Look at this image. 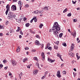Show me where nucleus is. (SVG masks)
Returning a JSON list of instances; mask_svg holds the SVG:
<instances>
[{"instance_id":"obj_1","label":"nucleus","mask_w":80,"mask_h":80,"mask_svg":"<svg viewBox=\"0 0 80 80\" xmlns=\"http://www.w3.org/2000/svg\"><path fill=\"white\" fill-rule=\"evenodd\" d=\"M60 26L58 25V22H56L54 23L53 28L49 30L50 32H53V33L55 35L56 37H58V31L60 30Z\"/></svg>"},{"instance_id":"obj_2","label":"nucleus","mask_w":80,"mask_h":80,"mask_svg":"<svg viewBox=\"0 0 80 80\" xmlns=\"http://www.w3.org/2000/svg\"><path fill=\"white\" fill-rule=\"evenodd\" d=\"M8 18H14L16 20H17V19L16 18V16L13 15L12 14V12H9L8 14Z\"/></svg>"},{"instance_id":"obj_3","label":"nucleus","mask_w":80,"mask_h":80,"mask_svg":"<svg viewBox=\"0 0 80 80\" xmlns=\"http://www.w3.org/2000/svg\"><path fill=\"white\" fill-rule=\"evenodd\" d=\"M9 6V5H8V4L6 7V8H7V10L6 11L5 13L7 15L8 13V10H10V7H8Z\"/></svg>"},{"instance_id":"obj_4","label":"nucleus","mask_w":80,"mask_h":80,"mask_svg":"<svg viewBox=\"0 0 80 80\" xmlns=\"http://www.w3.org/2000/svg\"><path fill=\"white\" fill-rule=\"evenodd\" d=\"M11 63L13 66H16L17 65V62L15 60H12Z\"/></svg>"},{"instance_id":"obj_5","label":"nucleus","mask_w":80,"mask_h":80,"mask_svg":"<svg viewBox=\"0 0 80 80\" xmlns=\"http://www.w3.org/2000/svg\"><path fill=\"white\" fill-rule=\"evenodd\" d=\"M57 77H58V78H60V77H61V75H60V71H58L57 72Z\"/></svg>"},{"instance_id":"obj_6","label":"nucleus","mask_w":80,"mask_h":80,"mask_svg":"<svg viewBox=\"0 0 80 80\" xmlns=\"http://www.w3.org/2000/svg\"><path fill=\"white\" fill-rule=\"evenodd\" d=\"M42 57V60L43 61L45 60V55L44 54V52H42L41 53Z\"/></svg>"},{"instance_id":"obj_7","label":"nucleus","mask_w":80,"mask_h":80,"mask_svg":"<svg viewBox=\"0 0 80 80\" xmlns=\"http://www.w3.org/2000/svg\"><path fill=\"white\" fill-rule=\"evenodd\" d=\"M11 8L12 9V10H16V7L15 6L13 5L11 7Z\"/></svg>"},{"instance_id":"obj_8","label":"nucleus","mask_w":80,"mask_h":80,"mask_svg":"<svg viewBox=\"0 0 80 80\" xmlns=\"http://www.w3.org/2000/svg\"><path fill=\"white\" fill-rule=\"evenodd\" d=\"M68 54L69 56H70L71 57H73L74 56V54L73 53H72V52H69Z\"/></svg>"},{"instance_id":"obj_9","label":"nucleus","mask_w":80,"mask_h":80,"mask_svg":"<svg viewBox=\"0 0 80 80\" xmlns=\"http://www.w3.org/2000/svg\"><path fill=\"white\" fill-rule=\"evenodd\" d=\"M35 44L36 45H40V42L38 40H36L35 42Z\"/></svg>"},{"instance_id":"obj_10","label":"nucleus","mask_w":80,"mask_h":80,"mask_svg":"<svg viewBox=\"0 0 80 80\" xmlns=\"http://www.w3.org/2000/svg\"><path fill=\"white\" fill-rule=\"evenodd\" d=\"M71 51L73 50H74V45H72L71 47Z\"/></svg>"},{"instance_id":"obj_11","label":"nucleus","mask_w":80,"mask_h":80,"mask_svg":"<svg viewBox=\"0 0 80 80\" xmlns=\"http://www.w3.org/2000/svg\"><path fill=\"white\" fill-rule=\"evenodd\" d=\"M50 44L49 43H48L47 45V47L45 48V49H47L48 48V47H49V46L50 45Z\"/></svg>"},{"instance_id":"obj_12","label":"nucleus","mask_w":80,"mask_h":80,"mask_svg":"<svg viewBox=\"0 0 80 80\" xmlns=\"http://www.w3.org/2000/svg\"><path fill=\"white\" fill-rule=\"evenodd\" d=\"M43 9V10H46V11H48V7L45 6L44 7Z\"/></svg>"},{"instance_id":"obj_13","label":"nucleus","mask_w":80,"mask_h":80,"mask_svg":"<svg viewBox=\"0 0 80 80\" xmlns=\"http://www.w3.org/2000/svg\"><path fill=\"white\" fill-rule=\"evenodd\" d=\"M20 51V49L19 48V47L18 46V47L17 48L16 50L17 52H19Z\"/></svg>"},{"instance_id":"obj_14","label":"nucleus","mask_w":80,"mask_h":80,"mask_svg":"<svg viewBox=\"0 0 80 80\" xmlns=\"http://www.w3.org/2000/svg\"><path fill=\"white\" fill-rule=\"evenodd\" d=\"M72 35H73V36H74V37H75L76 36V32L74 31L72 33Z\"/></svg>"},{"instance_id":"obj_15","label":"nucleus","mask_w":80,"mask_h":80,"mask_svg":"<svg viewBox=\"0 0 80 80\" xmlns=\"http://www.w3.org/2000/svg\"><path fill=\"white\" fill-rule=\"evenodd\" d=\"M22 60L23 62H25L26 61H27V60H28V58H25L23 59Z\"/></svg>"},{"instance_id":"obj_16","label":"nucleus","mask_w":80,"mask_h":80,"mask_svg":"<svg viewBox=\"0 0 80 80\" xmlns=\"http://www.w3.org/2000/svg\"><path fill=\"white\" fill-rule=\"evenodd\" d=\"M37 73V71L34 70L33 72V74L34 75H36Z\"/></svg>"},{"instance_id":"obj_17","label":"nucleus","mask_w":80,"mask_h":80,"mask_svg":"<svg viewBox=\"0 0 80 80\" xmlns=\"http://www.w3.org/2000/svg\"><path fill=\"white\" fill-rule=\"evenodd\" d=\"M33 19L34 20L35 22H37V17L33 18Z\"/></svg>"},{"instance_id":"obj_18","label":"nucleus","mask_w":80,"mask_h":80,"mask_svg":"<svg viewBox=\"0 0 80 80\" xmlns=\"http://www.w3.org/2000/svg\"><path fill=\"white\" fill-rule=\"evenodd\" d=\"M18 3L19 5H21V6H22V5H23V3H22V2L21 1H20L18 2Z\"/></svg>"},{"instance_id":"obj_19","label":"nucleus","mask_w":80,"mask_h":80,"mask_svg":"<svg viewBox=\"0 0 80 80\" xmlns=\"http://www.w3.org/2000/svg\"><path fill=\"white\" fill-rule=\"evenodd\" d=\"M26 27H28L30 26V24L29 23H26L25 24Z\"/></svg>"},{"instance_id":"obj_20","label":"nucleus","mask_w":80,"mask_h":80,"mask_svg":"<svg viewBox=\"0 0 80 80\" xmlns=\"http://www.w3.org/2000/svg\"><path fill=\"white\" fill-rule=\"evenodd\" d=\"M63 36V33H60L59 34V37L60 38H62V36Z\"/></svg>"},{"instance_id":"obj_21","label":"nucleus","mask_w":80,"mask_h":80,"mask_svg":"<svg viewBox=\"0 0 80 80\" xmlns=\"http://www.w3.org/2000/svg\"><path fill=\"white\" fill-rule=\"evenodd\" d=\"M38 11H36L34 12H33V13H35V14H38Z\"/></svg>"},{"instance_id":"obj_22","label":"nucleus","mask_w":80,"mask_h":80,"mask_svg":"<svg viewBox=\"0 0 80 80\" xmlns=\"http://www.w3.org/2000/svg\"><path fill=\"white\" fill-rule=\"evenodd\" d=\"M57 56L58 57H59V58H60V57H61V55H60V54L58 53H57Z\"/></svg>"},{"instance_id":"obj_23","label":"nucleus","mask_w":80,"mask_h":80,"mask_svg":"<svg viewBox=\"0 0 80 80\" xmlns=\"http://www.w3.org/2000/svg\"><path fill=\"white\" fill-rule=\"evenodd\" d=\"M38 14H39V13H41V14H42V13H43V10H41V11H38Z\"/></svg>"},{"instance_id":"obj_24","label":"nucleus","mask_w":80,"mask_h":80,"mask_svg":"<svg viewBox=\"0 0 80 80\" xmlns=\"http://www.w3.org/2000/svg\"><path fill=\"white\" fill-rule=\"evenodd\" d=\"M67 10H68V9L67 8H66L63 11V13H65L67 11Z\"/></svg>"},{"instance_id":"obj_25","label":"nucleus","mask_w":80,"mask_h":80,"mask_svg":"<svg viewBox=\"0 0 80 80\" xmlns=\"http://www.w3.org/2000/svg\"><path fill=\"white\" fill-rule=\"evenodd\" d=\"M62 45L64 47H67V44H66V43L65 42L63 43Z\"/></svg>"},{"instance_id":"obj_26","label":"nucleus","mask_w":80,"mask_h":80,"mask_svg":"<svg viewBox=\"0 0 80 80\" xmlns=\"http://www.w3.org/2000/svg\"><path fill=\"white\" fill-rule=\"evenodd\" d=\"M34 60H36V61H38V58L37 57H34L33 58Z\"/></svg>"},{"instance_id":"obj_27","label":"nucleus","mask_w":80,"mask_h":80,"mask_svg":"<svg viewBox=\"0 0 80 80\" xmlns=\"http://www.w3.org/2000/svg\"><path fill=\"white\" fill-rule=\"evenodd\" d=\"M72 16V14H71V13H69L68 14L67 16L68 17H71Z\"/></svg>"},{"instance_id":"obj_28","label":"nucleus","mask_w":80,"mask_h":80,"mask_svg":"<svg viewBox=\"0 0 80 80\" xmlns=\"http://www.w3.org/2000/svg\"><path fill=\"white\" fill-rule=\"evenodd\" d=\"M54 49H56V50H57V49H58V46H57L56 45H55L54 46Z\"/></svg>"},{"instance_id":"obj_29","label":"nucleus","mask_w":80,"mask_h":80,"mask_svg":"<svg viewBox=\"0 0 80 80\" xmlns=\"http://www.w3.org/2000/svg\"><path fill=\"white\" fill-rule=\"evenodd\" d=\"M45 77H46V74H44V76H43L42 77V79H43L45 78Z\"/></svg>"},{"instance_id":"obj_30","label":"nucleus","mask_w":80,"mask_h":80,"mask_svg":"<svg viewBox=\"0 0 80 80\" xmlns=\"http://www.w3.org/2000/svg\"><path fill=\"white\" fill-rule=\"evenodd\" d=\"M54 62V61L52 59H50L49 62H51V63H52V62Z\"/></svg>"},{"instance_id":"obj_31","label":"nucleus","mask_w":80,"mask_h":80,"mask_svg":"<svg viewBox=\"0 0 80 80\" xmlns=\"http://www.w3.org/2000/svg\"><path fill=\"white\" fill-rule=\"evenodd\" d=\"M25 7H26V8H28L29 7V5L26 4L25 5Z\"/></svg>"},{"instance_id":"obj_32","label":"nucleus","mask_w":80,"mask_h":80,"mask_svg":"<svg viewBox=\"0 0 80 80\" xmlns=\"http://www.w3.org/2000/svg\"><path fill=\"white\" fill-rule=\"evenodd\" d=\"M62 73L63 74H66V73H67V72H66V71H63V72H62Z\"/></svg>"},{"instance_id":"obj_33","label":"nucleus","mask_w":80,"mask_h":80,"mask_svg":"<svg viewBox=\"0 0 80 80\" xmlns=\"http://www.w3.org/2000/svg\"><path fill=\"white\" fill-rule=\"evenodd\" d=\"M36 50H35V49H32V52H36Z\"/></svg>"},{"instance_id":"obj_34","label":"nucleus","mask_w":80,"mask_h":80,"mask_svg":"<svg viewBox=\"0 0 80 80\" xmlns=\"http://www.w3.org/2000/svg\"><path fill=\"white\" fill-rule=\"evenodd\" d=\"M36 65H38V68H39V64L38 63L36 62Z\"/></svg>"},{"instance_id":"obj_35","label":"nucleus","mask_w":80,"mask_h":80,"mask_svg":"<svg viewBox=\"0 0 80 80\" xmlns=\"http://www.w3.org/2000/svg\"><path fill=\"white\" fill-rule=\"evenodd\" d=\"M3 63H6V62H7V60H5V59H4V60H3Z\"/></svg>"},{"instance_id":"obj_36","label":"nucleus","mask_w":80,"mask_h":80,"mask_svg":"<svg viewBox=\"0 0 80 80\" xmlns=\"http://www.w3.org/2000/svg\"><path fill=\"white\" fill-rule=\"evenodd\" d=\"M52 47H50L48 48V50H52Z\"/></svg>"},{"instance_id":"obj_37","label":"nucleus","mask_w":80,"mask_h":80,"mask_svg":"<svg viewBox=\"0 0 80 80\" xmlns=\"http://www.w3.org/2000/svg\"><path fill=\"white\" fill-rule=\"evenodd\" d=\"M36 37L37 38H39L40 37L39 36V35H36Z\"/></svg>"},{"instance_id":"obj_38","label":"nucleus","mask_w":80,"mask_h":80,"mask_svg":"<svg viewBox=\"0 0 80 80\" xmlns=\"http://www.w3.org/2000/svg\"><path fill=\"white\" fill-rule=\"evenodd\" d=\"M18 31H20V27H18Z\"/></svg>"},{"instance_id":"obj_39","label":"nucleus","mask_w":80,"mask_h":80,"mask_svg":"<svg viewBox=\"0 0 80 80\" xmlns=\"http://www.w3.org/2000/svg\"><path fill=\"white\" fill-rule=\"evenodd\" d=\"M73 74L74 75V77H75V76H76V74L75 72H73Z\"/></svg>"},{"instance_id":"obj_40","label":"nucleus","mask_w":80,"mask_h":80,"mask_svg":"<svg viewBox=\"0 0 80 80\" xmlns=\"http://www.w3.org/2000/svg\"><path fill=\"white\" fill-rule=\"evenodd\" d=\"M77 60H79V59H80V56H77Z\"/></svg>"},{"instance_id":"obj_41","label":"nucleus","mask_w":80,"mask_h":80,"mask_svg":"<svg viewBox=\"0 0 80 80\" xmlns=\"http://www.w3.org/2000/svg\"><path fill=\"white\" fill-rule=\"evenodd\" d=\"M20 33L21 34V35H23V32H22V30H21L20 31Z\"/></svg>"},{"instance_id":"obj_42","label":"nucleus","mask_w":80,"mask_h":80,"mask_svg":"<svg viewBox=\"0 0 80 80\" xmlns=\"http://www.w3.org/2000/svg\"><path fill=\"white\" fill-rule=\"evenodd\" d=\"M73 20L74 22H77V20L76 19H73Z\"/></svg>"},{"instance_id":"obj_43","label":"nucleus","mask_w":80,"mask_h":80,"mask_svg":"<svg viewBox=\"0 0 80 80\" xmlns=\"http://www.w3.org/2000/svg\"><path fill=\"white\" fill-rule=\"evenodd\" d=\"M3 66L2 64H0V68H2V67H3Z\"/></svg>"},{"instance_id":"obj_44","label":"nucleus","mask_w":80,"mask_h":80,"mask_svg":"<svg viewBox=\"0 0 80 80\" xmlns=\"http://www.w3.org/2000/svg\"><path fill=\"white\" fill-rule=\"evenodd\" d=\"M29 49V48H28V47H27L26 48H25V50H28Z\"/></svg>"},{"instance_id":"obj_45","label":"nucleus","mask_w":80,"mask_h":80,"mask_svg":"<svg viewBox=\"0 0 80 80\" xmlns=\"http://www.w3.org/2000/svg\"><path fill=\"white\" fill-rule=\"evenodd\" d=\"M33 18L31 21H30V22L31 23H32V22L33 21Z\"/></svg>"},{"instance_id":"obj_46","label":"nucleus","mask_w":80,"mask_h":80,"mask_svg":"<svg viewBox=\"0 0 80 80\" xmlns=\"http://www.w3.org/2000/svg\"><path fill=\"white\" fill-rule=\"evenodd\" d=\"M41 48H42V49H43V44H42L41 46Z\"/></svg>"},{"instance_id":"obj_47","label":"nucleus","mask_w":80,"mask_h":80,"mask_svg":"<svg viewBox=\"0 0 80 80\" xmlns=\"http://www.w3.org/2000/svg\"><path fill=\"white\" fill-rule=\"evenodd\" d=\"M54 43L56 45H58V43L57 42H55Z\"/></svg>"},{"instance_id":"obj_48","label":"nucleus","mask_w":80,"mask_h":80,"mask_svg":"<svg viewBox=\"0 0 80 80\" xmlns=\"http://www.w3.org/2000/svg\"><path fill=\"white\" fill-rule=\"evenodd\" d=\"M7 68H8V66H7L6 67H5L4 68L5 70H7Z\"/></svg>"},{"instance_id":"obj_49","label":"nucleus","mask_w":80,"mask_h":80,"mask_svg":"<svg viewBox=\"0 0 80 80\" xmlns=\"http://www.w3.org/2000/svg\"><path fill=\"white\" fill-rule=\"evenodd\" d=\"M3 28V26L2 25H0V29H2Z\"/></svg>"},{"instance_id":"obj_50","label":"nucleus","mask_w":80,"mask_h":80,"mask_svg":"<svg viewBox=\"0 0 80 80\" xmlns=\"http://www.w3.org/2000/svg\"><path fill=\"white\" fill-rule=\"evenodd\" d=\"M30 66H31V65H30H30H29V66H27V68H30Z\"/></svg>"},{"instance_id":"obj_51","label":"nucleus","mask_w":80,"mask_h":80,"mask_svg":"<svg viewBox=\"0 0 80 80\" xmlns=\"http://www.w3.org/2000/svg\"><path fill=\"white\" fill-rule=\"evenodd\" d=\"M48 73V71H46L45 72V75H46V74H47Z\"/></svg>"},{"instance_id":"obj_52","label":"nucleus","mask_w":80,"mask_h":80,"mask_svg":"<svg viewBox=\"0 0 80 80\" xmlns=\"http://www.w3.org/2000/svg\"><path fill=\"white\" fill-rule=\"evenodd\" d=\"M13 2H17V0H13Z\"/></svg>"},{"instance_id":"obj_53","label":"nucleus","mask_w":80,"mask_h":80,"mask_svg":"<svg viewBox=\"0 0 80 80\" xmlns=\"http://www.w3.org/2000/svg\"><path fill=\"white\" fill-rule=\"evenodd\" d=\"M13 31V30H10V33H12V32Z\"/></svg>"},{"instance_id":"obj_54","label":"nucleus","mask_w":80,"mask_h":80,"mask_svg":"<svg viewBox=\"0 0 80 80\" xmlns=\"http://www.w3.org/2000/svg\"><path fill=\"white\" fill-rule=\"evenodd\" d=\"M59 58L61 59V60H62V62H63V59H62V57H60Z\"/></svg>"},{"instance_id":"obj_55","label":"nucleus","mask_w":80,"mask_h":80,"mask_svg":"<svg viewBox=\"0 0 80 80\" xmlns=\"http://www.w3.org/2000/svg\"><path fill=\"white\" fill-rule=\"evenodd\" d=\"M63 63H62L61 65V67H63Z\"/></svg>"},{"instance_id":"obj_56","label":"nucleus","mask_w":80,"mask_h":80,"mask_svg":"<svg viewBox=\"0 0 80 80\" xmlns=\"http://www.w3.org/2000/svg\"><path fill=\"white\" fill-rule=\"evenodd\" d=\"M19 38H22V35H20L19 36Z\"/></svg>"},{"instance_id":"obj_57","label":"nucleus","mask_w":80,"mask_h":80,"mask_svg":"<svg viewBox=\"0 0 80 80\" xmlns=\"http://www.w3.org/2000/svg\"><path fill=\"white\" fill-rule=\"evenodd\" d=\"M9 76H11L12 75V73H11V72H9Z\"/></svg>"},{"instance_id":"obj_58","label":"nucleus","mask_w":80,"mask_h":80,"mask_svg":"<svg viewBox=\"0 0 80 80\" xmlns=\"http://www.w3.org/2000/svg\"><path fill=\"white\" fill-rule=\"evenodd\" d=\"M0 36H3V34L2 33H0Z\"/></svg>"},{"instance_id":"obj_59","label":"nucleus","mask_w":80,"mask_h":80,"mask_svg":"<svg viewBox=\"0 0 80 80\" xmlns=\"http://www.w3.org/2000/svg\"><path fill=\"white\" fill-rule=\"evenodd\" d=\"M72 3H73V4H75V2H74L73 1H72Z\"/></svg>"},{"instance_id":"obj_60","label":"nucleus","mask_w":80,"mask_h":80,"mask_svg":"<svg viewBox=\"0 0 80 80\" xmlns=\"http://www.w3.org/2000/svg\"><path fill=\"white\" fill-rule=\"evenodd\" d=\"M20 76L21 77H22V72H21L20 73Z\"/></svg>"},{"instance_id":"obj_61","label":"nucleus","mask_w":80,"mask_h":80,"mask_svg":"<svg viewBox=\"0 0 80 80\" xmlns=\"http://www.w3.org/2000/svg\"><path fill=\"white\" fill-rule=\"evenodd\" d=\"M74 62H75V61H73V60L72 61V63L73 64V63H74Z\"/></svg>"},{"instance_id":"obj_62","label":"nucleus","mask_w":80,"mask_h":80,"mask_svg":"<svg viewBox=\"0 0 80 80\" xmlns=\"http://www.w3.org/2000/svg\"><path fill=\"white\" fill-rule=\"evenodd\" d=\"M18 22H19V23H21V21L20 20H18Z\"/></svg>"},{"instance_id":"obj_63","label":"nucleus","mask_w":80,"mask_h":80,"mask_svg":"<svg viewBox=\"0 0 80 80\" xmlns=\"http://www.w3.org/2000/svg\"><path fill=\"white\" fill-rule=\"evenodd\" d=\"M73 70H74V71H75V72H76V71H77V69H76L75 68H74L73 69Z\"/></svg>"},{"instance_id":"obj_64","label":"nucleus","mask_w":80,"mask_h":80,"mask_svg":"<svg viewBox=\"0 0 80 80\" xmlns=\"http://www.w3.org/2000/svg\"><path fill=\"white\" fill-rule=\"evenodd\" d=\"M8 21H7L6 22V25H7V24H8Z\"/></svg>"}]
</instances>
